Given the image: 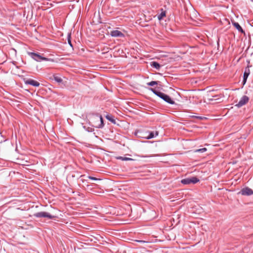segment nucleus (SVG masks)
<instances>
[{"mask_svg": "<svg viewBox=\"0 0 253 253\" xmlns=\"http://www.w3.org/2000/svg\"><path fill=\"white\" fill-rule=\"evenodd\" d=\"M147 85L149 86H154L158 84V82L156 81H152L151 82L148 83Z\"/></svg>", "mask_w": 253, "mask_h": 253, "instance_id": "f3484780", "label": "nucleus"}, {"mask_svg": "<svg viewBox=\"0 0 253 253\" xmlns=\"http://www.w3.org/2000/svg\"><path fill=\"white\" fill-rule=\"evenodd\" d=\"M110 35L114 37H123L124 35L121 31L118 30H114L111 32Z\"/></svg>", "mask_w": 253, "mask_h": 253, "instance_id": "1a4fd4ad", "label": "nucleus"}, {"mask_svg": "<svg viewBox=\"0 0 253 253\" xmlns=\"http://www.w3.org/2000/svg\"><path fill=\"white\" fill-rule=\"evenodd\" d=\"M240 192L243 195H251L253 194V191L248 187L243 188Z\"/></svg>", "mask_w": 253, "mask_h": 253, "instance_id": "6e6552de", "label": "nucleus"}, {"mask_svg": "<svg viewBox=\"0 0 253 253\" xmlns=\"http://www.w3.org/2000/svg\"><path fill=\"white\" fill-rule=\"evenodd\" d=\"M162 11L161 12L160 14L158 16V18L159 20L162 19L164 17L166 16V11H163L162 9Z\"/></svg>", "mask_w": 253, "mask_h": 253, "instance_id": "2eb2a0df", "label": "nucleus"}, {"mask_svg": "<svg viewBox=\"0 0 253 253\" xmlns=\"http://www.w3.org/2000/svg\"><path fill=\"white\" fill-rule=\"evenodd\" d=\"M154 94L163 99L166 102L170 104H174V101H173L171 98L168 95L165 94L164 93L158 91L156 90L155 89L151 88L150 89Z\"/></svg>", "mask_w": 253, "mask_h": 253, "instance_id": "f257e3e1", "label": "nucleus"}, {"mask_svg": "<svg viewBox=\"0 0 253 253\" xmlns=\"http://www.w3.org/2000/svg\"><path fill=\"white\" fill-rule=\"evenodd\" d=\"M24 82H25V84H30L34 86H36V87L39 86L40 84L38 82L35 81L34 80L31 79L25 80Z\"/></svg>", "mask_w": 253, "mask_h": 253, "instance_id": "423d86ee", "label": "nucleus"}, {"mask_svg": "<svg viewBox=\"0 0 253 253\" xmlns=\"http://www.w3.org/2000/svg\"><path fill=\"white\" fill-rule=\"evenodd\" d=\"M35 216L37 217H47L49 219L54 217V216L51 215L49 213L44 211L37 212L35 214Z\"/></svg>", "mask_w": 253, "mask_h": 253, "instance_id": "20e7f679", "label": "nucleus"}, {"mask_svg": "<svg viewBox=\"0 0 253 253\" xmlns=\"http://www.w3.org/2000/svg\"><path fill=\"white\" fill-rule=\"evenodd\" d=\"M249 101V97L247 96H243L238 104L236 105L238 107H240L246 104Z\"/></svg>", "mask_w": 253, "mask_h": 253, "instance_id": "0eeeda50", "label": "nucleus"}, {"mask_svg": "<svg viewBox=\"0 0 253 253\" xmlns=\"http://www.w3.org/2000/svg\"><path fill=\"white\" fill-rule=\"evenodd\" d=\"M250 70L249 68V67H248L245 69V71L244 73V79H243L244 84H245V83L247 81V79L249 75H250Z\"/></svg>", "mask_w": 253, "mask_h": 253, "instance_id": "9d476101", "label": "nucleus"}, {"mask_svg": "<svg viewBox=\"0 0 253 253\" xmlns=\"http://www.w3.org/2000/svg\"><path fill=\"white\" fill-rule=\"evenodd\" d=\"M105 118L109 121H110V122H111L113 124H116V121L114 119V117L111 116V115H107L106 116H105Z\"/></svg>", "mask_w": 253, "mask_h": 253, "instance_id": "ddd939ff", "label": "nucleus"}, {"mask_svg": "<svg viewBox=\"0 0 253 253\" xmlns=\"http://www.w3.org/2000/svg\"><path fill=\"white\" fill-rule=\"evenodd\" d=\"M88 178L89 179L93 180H100V179L94 177L90 176H88Z\"/></svg>", "mask_w": 253, "mask_h": 253, "instance_id": "aec40b11", "label": "nucleus"}, {"mask_svg": "<svg viewBox=\"0 0 253 253\" xmlns=\"http://www.w3.org/2000/svg\"><path fill=\"white\" fill-rule=\"evenodd\" d=\"M232 24L234 26V27L238 30V31L242 33H244V31H243L242 27L240 26L238 23L233 21L232 22Z\"/></svg>", "mask_w": 253, "mask_h": 253, "instance_id": "f8f14e48", "label": "nucleus"}, {"mask_svg": "<svg viewBox=\"0 0 253 253\" xmlns=\"http://www.w3.org/2000/svg\"><path fill=\"white\" fill-rule=\"evenodd\" d=\"M158 135V131H156L155 132V136H157Z\"/></svg>", "mask_w": 253, "mask_h": 253, "instance_id": "4be33fe9", "label": "nucleus"}, {"mask_svg": "<svg viewBox=\"0 0 253 253\" xmlns=\"http://www.w3.org/2000/svg\"><path fill=\"white\" fill-rule=\"evenodd\" d=\"M29 54L31 56L33 59L35 60L40 62L41 60L46 61H50L53 62L54 60L50 58H47L44 57L42 56L39 53H35V52H30Z\"/></svg>", "mask_w": 253, "mask_h": 253, "instance_id": "f03ea898", "label": "nucleus"}, {"mask_svg": "<svg viewBox=\"0 0 253 253\" xmlns=\"http://www.w3.org/2000/svg\"><path fill=\"white\" fill-rule=\"evenodd\" d=\"M199 180L196 177L187 178L181 180V183L184 184H195L197 183Z\"/></svg>", "mask_w": 253, "mask_h": 253, "instance_id": "7ed1b4c3", "label": "nucleus"}, {"mask_svg": "<svg viewBox=\"0 0 253 253\" xmlns=\"http://www.w3.org/2000/svg\"><path fill=\"white\" fill-rule=\"evenodd\" d=\"M119 159H121L123 161H129V160H132L131 158H127V157H120V158H119Z\"/></svg>", "mask_w": 253, "mask_h": 253, "instance_id": "a211bd4d", "label": "nucleus"}, {"mask_svg": "<svg viewBox=\"0 0 253 253\" xmlns=\"http://www.w3.org/2000/svg\"><path fill=\"white\" fill-rule=\"evenodd\" d=\"M207 150V149L206 148H203L202 149H197V150H195L194 152H196V153H197V152L203 153V152H206Z\"/></svg>", "mask_w": 253, "mask_h": 253, "instance_id": "dca6fc26", "label": "nucleus"}, {"mask_svg": "<svg viewBox=\"0 0 253 253\" xmlns=\"http://www.w3.org/2000/svg\"><path fill=\"white\" fill-rule=\"evenodd\" d=\"M50 79L55 80L57 83L59 84L62 83L63 81L60 77L55 75H53V76L50 78Z\"/></svg>", "mask_w": 253, "mask_h": 253, "instance_id": "9b49d317", "label": "nucleus"}, {"mask_svg": "<svg viewBox=\"0 0 253 253\" xmlns=\"http://www.w3.org/2000/svg\"><path fill=\"white\" fill-rule=\"evenodd\" d=\"M95 119L97 122L99 121L100 122L98 123L94 122V125H93V126L97 128H102L104 126L102 117L101 115L99 116H96V118Z\"/></svg>", "mask_w": 253, "mask_h": 253, "instance_id": "39448f33", "label": "nucleus"}, {"mask_svg": "<svg viewBox=\"0 0 253 253\" xmlns=\"http://www.w3.org/2000/svg\"><path fill=\"white\" fill-rule=\"evenodd\" d=\"M151 65L152 67H153L157 69H159L160 68V64L156 62H152L151 63Z\"/></svg>", "mask_w": 253, "mask_h": 253, "instance_id": "4468645a", "label": "nucleus"}, {"mask_svg": "<svg viewBox=\"0 0 253 253\" xmlns=\"http://www.w3.org/2000/svg\"><path fill=\"white\" fill-rule=\"evenodd\" d=\"M138 242H143L144 241H139Z\"/></svg>", "mask_w": 253, "mask_h": 253, "instance_id": "5701e85b", "label": "nucleus"}, {"mask_svg": "<svg viewBox=\"0 0 253 253\" xmlns=\"http://www.w3.org/2000/svg\"><path fill=\"white\" fill-rule=\"evenodd\" d=\"M68 42H69V43L71 45H71V41H70V39H68Z\"/></svg>", "mask_w": 253, "mask_h": 253, "instance_id": "412c9836", "label": "nucleus"}, {"mask_svg": "<svg viewBox=\"0 0 253 253\" xmlns=\"http://www.w3.org/2000/svg\"><path fill=\"white\" fill-rule=\"evenodd\" d=\"M155 135H154V132H151L149 135L147 137V139H150V138H153L154 137Z\"/></svg>", "mask_w": 253, "mask_h": 253, "instance_id": "6ab92c4d", "label": "nucleus"}]
</instances>
